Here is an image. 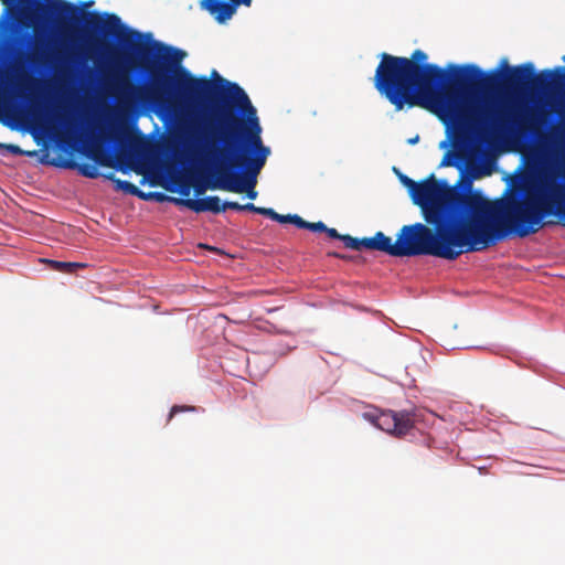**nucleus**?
<instances>
[{
    "mask_svg": "<svg viewBox=\"0 0 565 565\" xmlns=\"http://www.w3.org/2000/svg\"><path fill=\"white\" fill-rule=\"evenodd\" d=\"M40 20H54L63 30L82 20L87 34L116 38L135 53L150 81L143 88L130 85L129 92L122 89L127 107L135 102L163 107L172 88L175 96L192 104L218 98L224 107L215 111L216 125L189 121L180 128L182 145L191 159L212 168L216 179L209 184L210 189L246 193L248 199H256L257 175L266 164L270 149L262 140L256 109L239 85L221 77L216 71L212 76L221 87L205 76L192 75L181 65L184 51L152 40L150 33L147 34L149 42L142 43L143 35L126 28L114 13L82 11L65 0H32V21Z\"/></svg>",
    "mask_w": 565,
    "mask_h": 565,
    "instance_id": "nucleus-1",
    "label": "nucleus"
},
{
    "mask_svg": "<svg viewBox=\"0 0 565 565\" xmlns=\"http://www.w3.org/2000/svg\"><path fill=\"white\" fill-rule=\"evenodd\" d=\"M428 56L415 50L409 57V108L422 107L434 113L455 117V103L460 93L468 88H504L518 92L526 87L558 95L565 100V66L544 70L536 74L532 63L509 66L501 61L502 73L486 74L477 65H448L446 71L436 64L427 63Z\"/></svg>",
    "mask_w": 565,
    "mask_h": 565,
    "instance_id": "nucleus-2",
    "label": "nucleus"
},
{
    "mask_svg": "<svg viewBox=\"0 0 565 565\" xmlns=\"http://www.w3.org/2000/svg\"><path fill=\"white\" fill-rule=\"evenodd\" d=\"M401 182L408 189L413 202L420 209L435 205H448L465 202L489 200L480 191L449 185L444 180H437L435 174L420 182H415L405 174H399Z\"/></svg>",
    "mask_w": 565,
    "mask_h": 565,
    "instance_id": "nucleus-3",
    "label": "nucleus"
},
{
    "mask_svg": "<svg viewBox=\"0 0 565 565\" xmlns=\"http://www.w3.org/2000/svg\"><path fill=\"white\" fill-rule=\"evenodd\" d=\"M475 115L472 110L462 111L465 118L477 124L482 129L515 140L536 135L540 127V118L536 111L521 106L510 107L505 110L498 111L493 116H489L488 114L480 116Z\"/></svg>",
    "mask_w": 565,
    "mask_h": 565,
    "instance_id": "nucleus-4",
    "label": "nucleus"
},
{
    "mask_svg": "<svg viewBox=\"0 0 565 565\" xmlns=\"http://www.w3.org/2000/svg\"><path fill=\"white\" fill-rule=\"evenodd\" d=\"M374 425L396 437H403L415 428L418 420L416 413L409 412H382L375 416H370Z\"/></svg>",
    "mask_w": 565,
    "mask_h": 565,
    "instance_id": "nucleus-5",
    "label": "nucleus"
},
{
    "mask_svg": "<svg viewBox=\"0 0 565 565\" xmlns=\"http://www.w3.org/2000/svg\"><path fill=\"white\" fill-rule=\"evenodd\" d=\"M177 204L184 205L195 213L212 212L221 213L222 203L221 199L215 195L200 198V199H172Z\"/></svg>",
    "mask_w": 565,
    "mask_h": 565,
    "instance_id": "nucleus-6",
    "label": "nucleus"
},
{
    "mask_svg": "<svg viewBox=\"0 0 565 565\" xmlns=\"http://www.w3.org/2000/svg\"><path fill=\"white\" fill-rule=\"evenodd\" d=\"M203 7L213 14L220 23L230 20L236 12L235 3L231 0H204Z\"/></svg>",
    "mask_w": 565,
    "mask_h": 565,
    "instance_id": "nucleus-7",
    "label": "nucleus"
},
{
    "mask_svg": "<svg viewBox=\"0 0 565 565\" xmlns=\"http://www.w3.org/2000/svg\"><path fill=\"white\" fill-rule=\"evenodd\" d=\"M365 249L379 250L386 253L390 256L397 257L396 241L393 243L392 238L386 236L383 232H376L373 237H364Z\"/></svg>",
    "mask_w": 565,
    "mask_h": 565,
    "instance_id": "nucleus-8",
    "label": "nucleus"
},
{
    "mask_svg": "<svg viewBox=\"0 0 565 565\" xmlns=\"http://www.w3.org/2000/svg\"><path fill=\"white\" fill-rule=\"evenodd\" d=\"M104 177L115 183L116 190L124 191L127 194L136 195L141 199L146 198V194L134 183H131L129 181L120 180V179L116 178L114 173H108V174H105Z\"/></svg>",
    "mask_w": 565,
    "mask_h": 565,
    "instance_id": "nucleus-9",
    "label": "nucleus"
},
{
    "mask_svg": "<svg viewBox=\"0 0 565 565\" xmlns=\"http://www.w3.org/2000/svg\"><path fill=\"white\" fill-rule=\"evenodd\" d=\"M90 152L94 160L100 166L111 167L114 164L113 154L106 151L100 143L92 142Z\"/></svg>",
    "mask_w": 565,
    "mask_h": 565,
    "instance_id": "nucleus-10",
    "label": "nucleus"
},
{
    "mask_svg": "<svg viewBox=\"0 0 565 565\" xmlns=\"http://www.w3.org/2000/svg\"><path fill=\"white\" fill-rule=\"evenodd\" d=\"M49 263L53 269L63 273H73L75 268L85 267V265L81 263H66L58 260H49Z\"/></svg>",
    "mask_w": 565,
    "mask_h": 565,
    "instance_id": "nucleus-11",
    "label": "nucleus"
},
{
    "mask_svg": "<svg viewBox=\"0 0 565 565\" xmlns=\"http://www.w3.org/2000/svg\"><path fill=\"white\" fill-rule=\"evenodd\" d=\"M341 241L343 242V244L347 248H351L354 250H361L362 248H364V244H362V242H364V237L355 238V237H352L351 235L343 234V236L341 237Z\"/></svg>",
    "mask_w": 565,
    "mask_h": 565,
    "instance_id": "nucleus-12",
    "label": "nucleus"
},
{
    "mask_svg": "<svg viewBox=\"0 0 565 565\" xmlns=\"http://www.w3.org/2000/svg\"><path fill=\"white\" fill-rule=\"evenodd\" d=\"M78 172L86 178L96 179L100 175L96 166L92 163H82L77 167Z\"/></svg>",
    "mask_w": 565,
    "mask_h": 565,
    "instance_id": "nucleus-13",
    "label": "nucleus"
},
{
    "mask_svg": "<svg viewBox=\"0 0 565 565\" xmlns=\"http://www.w3.org/2000/svg\"><path fill=\"white\" fill-rule=\"evenodd\" d=\"M195 411V407L194 406H185V405H174L171 411H170V414H169V418L168 420H171L172 417L178 414V413H181V412H194Z\"/></svg>",
    "mask_w": 565,
    "mask_h": 565,
    "instance_id": "nucleus-14",
    "label": "nucleus"
},
{
    "mask_svg": "<svg viewBox=\"0 0 565 565\" xmlns=\"http://www.w3.org/2000/svg\"><path fill=\"white\" fill-rule=\"evenodd\" d=\"M305 228L311 232H323L324 230H327V225L321 221L315 223L307 222Z\"/></svg>",
    "mask_w": 565,
    "mask_h": 565,
    "instance_id": "nucleus-15",
    "label": "nucleus"
},
{
    "mask_svg": "<svg viewBox=\"0 0 565 565\" xmlns=\"http://www.w3.org/2000/svg\"><path fill=\"white\" fill-rule=\"evenodd\" d=\"M242 206H243V204H239L237 202L225 201L224 203H222V212H224L227 209L235 210V211H242Z\"/></svg>",
    "mask_w": 565,
    "mask_h": 565,
    "instance_id": "nucleus-16",
    "label": "nucleus"
},
{
    "mask_svg": "<svg viewBox=\"0 0 565 565\" xmlns=\"http://www.w3.org/2000/svg\"><path fill=\"white\" fill-rule=\"evenodd\" d=\"M258 214L267 216L273 221H275V218L277 217V212L270 207H259Z\"/></svg>",
    "mask_w": 565,
    "mask_h": 565,
    "instance_id": "nucleus-17",
    "label": "nucleus"
},
{
    "mask_svg": "<svg viewBox=\"0 0 565 565\" xmlns=\"http://www.w3.org/2000/svg\"><path fill=\"white\" fill-rule=\"evenodd\" d=\"M290 223L296 225L299 228H305L306 224H307V221H305L302 217H300L297 214H291Z\"/></svg>",
    "mask_w": 565,
    "mask_h": 565,
    "instance_id": "nucleus-18",
    "label": "nucleus"
},
{
    "mask_svg": "<svg viewBox=\"0 0 565 565\" xmlns=\"http://www.w3.org/2000/svg\"><path fill=\"white\" fill-rule=\"evenodd\" d=\"M323 232H326L329 237L340 239V241H341V237L343 236V234H340L335 228L328 227V226H327V230H324Z\"/></svg>",
    "mask_w": 565,
    "mask_h": 565,
    "instance_id": "nucleus-19",
    "label": "nucleus"
},
{
    "mask_svg": "<svg viewBox=\"0 0 565 565\" xmlns=\"http://www.w3.org/2000/svg\"><path fill=\"white\" fill-rule=\"evenodd\" d=\"M258 210H259V206H256L253 203H246V204H243V206H242V211H249V212H254L257 214H258Z\"/></svg>",
    "mask_w": 565,
    "mask_h": 565,
    "instance_id": "nucleus-20",
    "label": "nucleus"
},
{
    "mask_svg": "<svg viewBox=\"0 0 565 565\" xmlns=\"http://www.w3.org/2000/svg\"><path fill=\"white\" fill-rule=\"evenodd\" d=\"M290 217H291V214L282 215V214L277 213V217L275 218V221L278 223H281V224H286V223H290Z\"/></svg>",
    "mask_w": 565,
    "mask_h": 565,
    "instance_id": "nucleus-21",
    "label": "nucleus"
},
{
    "mask_svg": "<svg viewBox=\"0 0 565 565\" xmlns=\"http://www.w3.org/2000/svg\"><path fill=\"white\" fill-rule=\"evenodd\" d=\"M8 149L13 153V154H21L22 153V150L20 149L19 146L17 145H9L8 146Z\"/></svg>",
    "mask_w": 565,
    "mask_h": 565,
    "instance_id": "nucleus-22",
    "label": "nucleus"
},
{
    "mask_svg": "<svg viewBox=\"0 0 565 565\" xmlns=\"http://www.w3.org/2000/svg\"><path fill=\"white\" fill-rule=\"evenodd\" d=\"M194 191H195V194L196 195H201L204 193L205 191V186L201 185V184H195L194 186Z\"/></svg>",
    "mask_w": 565,
    "mask_h": 565,
    "instance_id": "nucleus-23",
    "label": "nucleus"
},
{
    "mask_svg": "<svg viewBox=\"0 0 565 565\" xmlns=\"http://www.w3.org/2000/svg\"><path fill=\"white\" fill-rule=\"evenodd\" d=\"M448 158H449V153H447V154L444 157V159H443V161H441L440 166H451V164H452V162H451Z\"/></svg>",
    "mask_w": 565,
    "mask_h": 565,
    "instance_id": "nucleus-24",
    "label": "nucleus"
},
{
    "mask_svg": "<svg viewBox=\"0 0 565 565\" xmlns=\"http://www.w3.org/2000/svg\"><path fill=\"white\" fill-rule=\"evenodd\" d=\"M72 128H73V127H72V125H71V124H67V126H66V132H67V134H71V132L73 131V129H72Z\"/></svg>",
    "mask_w": 565,
    "mask_h": 565,
    "instance_id": "nucleus-25",
    "label": "nucleus"
},
{
    "mask_svg": "<svg viewBox=\"0 0 565 565\" xmlns=\"http://www.w3.org/2000/svg\"><path fill=\"white\" fill-rule=\"evenodd\" d=\"M181 193L184 194V195H188L189 194V188H186L185 190H182Z\"/></svg>",
    "mask_w": 565,
    "mask_h": 565,
    "instance_id": "nucleus-26",
    "label": "nucleus"
},
{
    "mask_svg": "<svg viewBox=\"0 0 565 565\" xmlns=\"http://www.w3.org/2000/svg\"><path fill=\"white\" fill-rule=\"evenodd\" d=\"M417 140H418V137H415L414 139H411L409 142L415 143Z\"/></svg>",
    "mask_w": 565,
    "mask_h": 565,
    "instance_id": "nucleus-27",
    "label": "nucleus"
},
{
    "mask_svg": "<svg viewBox=\"0 0 565 565\" xmlns=\"http://www.w3.org/2000/svg\"><path fill=\"white\" fill-rule=\"evenodd\" d=\"M90 4H93V1L85 3V6H90Z\"/></svg>",
    "mask_w": 565,
    "mask_h": 565,
    "instance_id": "nucleus-28",
    "label": "nucleus"
},
{
    "mask_svg": "<svg viewBox=\"0 0 565 565\" xmlns=\"http://www.w3.org/2000/svg\"><path fill=\"white\" fill-rule=\"evenodd\" d=\"M563 61L565 62V55L563 56Z\"/></svg>",
    "mask_w": 565,
    "mask_h": 565,
    "instance_id": "nucleus-29",
    "label": "nucleus"
}]
</instances>
